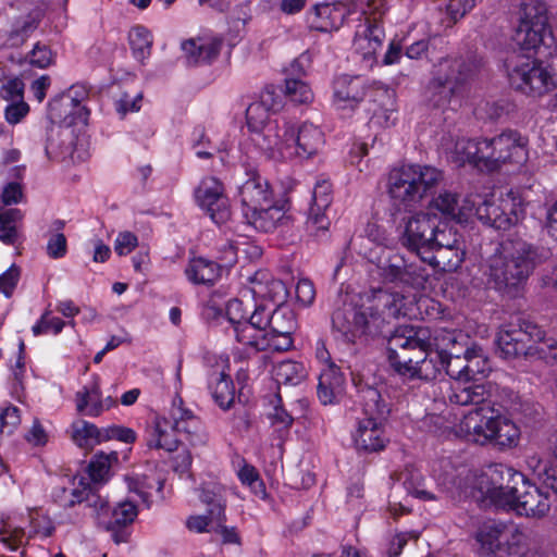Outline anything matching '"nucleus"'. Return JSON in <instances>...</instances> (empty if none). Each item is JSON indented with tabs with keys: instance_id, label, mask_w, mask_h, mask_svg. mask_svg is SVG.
<instances>
[{
	"instance_id": "obj_49",
	"label": "nucleus",
	"mask_w": 557,
	"mask_h": 557,
	"mask_svg": "<svg viewBox=\"0 0 557 557\" xmlns=\"http://www.w3.org/2000/svg\"><path fill=\"white\" fill-rule=\"evenodd\" d=\"M75 504L84 505V507L91 509L97 515L106 512L109 508L107 498L86 488L83 491L73 490L72 499L69 502V506L72 507Z\"/></svg>"
},
{
	"instance_id": "obj_48",
	"label": "nucleus",
	"mask_w": 557,
	"mask_h": 557,
	"mask_svg": "<svg viewBox=\"0 0 557 557\" xmlns=\"http://www.w3.org/2000/svg\"><path fill=\"white\" fill-rule=\"evenodd\" d=\"M117 460L119 456L115 451H111L110 454H96L88 466V472L91 481L94 483L107 481L112 463L117 462Z\"/></svg>"
},
{
	"instance_id": "obj_3",
	"label": "nucleus",
	"mask_w": 557,
	"mask_h": 557,
	"mask_svg": "<svg viewBox=\"0 0 557 557\" xmlns=\"http://www.w3.org/2000/svg\"><path fill=\"white\" fill-rule=\"evenodd\" d=\"M528 139L517 131L507 129L492 138H458L450 150V160L461 166L470 163L494 172L504 164L522 165L528 160Z\"/></svg>"
},
{
	"instance_id": "obj_30",
	"label": "nucleus",
	"mask_w": 557,
	"mask_h": 557,
	"mask_svg": "<svg viewBox=\"0 0 557 557\" xmlns=\"http://www.w3.org/2000/svg\"><path fill=\"white\" fill-rule=\"evenodd\" d=\"M244 219L253 228L264 233L273 232L278 226L286 225L289 222V216L283 207L272 206V203L260 206L257 210L246 213Z\"/></svg>"
},
{
	"instance_id": "obj_13",
	"label": "nucleus",
	"mask_w": 557,
	"mask_h": 557,
	"mask_svg": "<svg viewBox=\"0 0 557 557\" xmlns=\"http://www.w3.org/2000/svg\"><path fill=\"white\" fill-rule=\"evenodd\" d=\"M472 215H475L483 224L496 230H509L520 220L523 208L521 200L512 191L499 198L483 199L472 203Z\"/></svg>"
},
{
	"instance_id": "obj_15",
	"label": "nucleus",
	"mask_w": 557,
	"mask_h": 557,
	"mask_svg": "<svg viewBox=\"0 0 557 557\" xmlns=\"http://www.w3.org/2000/svg\"><path fill=\"white\" fill-rule=\"evenodd\" d=\"M510 85L529 96L541 97L556 87L554 76L535 60L519 59L508 64Z\"/></svg>"
},
{
	"instance_id": "obj_25",
	"label": "nucleus",
	"mask_w": 557,
	"mask_h": 557,
	"mask_svg": "<svg viewBox=\"0 0 557 557\" xmlns=\"http://www.w3.org/2000/svg\"><path fill=\"white\" fill-rule=\"evenodd\" d=\"M324 145V134L322 131L311 124L304 123L296 134L294 129V141H289L287 149V159L295 157L308 159L317 154Z\"/></svg>"
},
{
	"instance_id": "obj_64",
	"label": "nucleus",
	"mask_w": 557,
	"mask_h": 557,
	"mask_svg": "<svg viewBox=\"0 0 557 557\" xmlns=\"http://www.w3.org/2000/svg\"><path fill=\"white\" fill-rule=\"evenodd\" d=\"M65 326V322L58 317H52L49 311H46L40 320L33 326V333L35 336L53 333L59 334L63 327Z\"/></svg>"
},
{
	"instance_id": "obj_40",
	"label": "nucleus",
	"mask_w": 557,
	"mask_h": 557,
	"mask_svg": "<svg viewBox=\"0 0 557 557\" xmlns=\"http://www.w3.org/2000/svg\"><path fill=\"white\" fill-rule=\"evenodd\" d=\"M72 440L81 448L90 449L95 445L104 442L103 429H98L94 423L77 420L72 423Z\"/></svg>"
},
{
	"instance_id": "obj_63",
	"label": "nucleus",
	"mask_w": 557,
	"mask_h": 557,
	"mask_svg": "<svg viewBox=\"0 0 557 557\" xmlns=\"http://www.w3.org/2000/svg\"><path fill=\"white\" fill-rule=\"evenodd\" d=\"M404 486L406 491L422 500H435L434 494L428 492L423 487V480L419 472H410L404 480Z\"/></svg>"
},
{
	"instance_id": "obj_61",
	"label": "nucleus",
	"mask_w": 557,
	"mask_h": 557,
	"mask_svg": "<svg viewBox=\"0 0 557 557\" xmlns=\"http://www.w3.org/2000/svg\"><path fill=\"white\" fill-rule=\"evenodd\" d=\"M270 111L260 103L252 102L246 110L247 126L250 132L260 131L263 126L270 124Z\"/></svg>"
},
{
	"instance_id": "obj_39",
	"label": "nucleus",
	"mask_w": 557,
	"mask_h": 557,
	"mask_svg": "<svg viewBox=\"0 0 557 557\" xmlns=\"http://www.w3.org/2000/svg\"><path fill=\"white\" fill-rule=\"evenodd\" d=\"M493 435L491 444L499 446L500 448L512 447L519 440V429L509 419L502 414L493 416Z\"/></svg>"
},
{
	"instance_id": "obj_17",
	"label": "nucleus",
	"mask_w": 557,
	"mask_h": 557,
	"mask_svg": "<svg viewBox=\"0 0 557 557\" xmlns=\"http://www.w3.org/2000/svg\"><path fill=\"white\" fill-rule=\"evenodd\" d=\"M246 180L238 188V197L242 203L243 216L260 206L272 203L273 191L269 182L261 176L258 168L251 163L243 164Z\"/></svg>"
},
{
	"instance_id": "obj_55",
	"label": "nucleus",
	"mask_w": 557,
	"mask_h": 557,
	"mask_svg": "<svg viewBox=\"0 0 557 557\" xmlns=\"http://www.w3.org/2000/svg\"><path fill=\"white\" fill-rule=\"evenodd\" d=\"M285 95L296 103H309L313 100L310 86L301 79L287 78L285 81Z\"/></svg>"
},
{
	"instance_id": "obj_29",
	"label": "nucleus",
	"mask_w": 557,
	"mask_h": 557,
	"mask_svg": "<svg viewBox=\"0 0 557 557\" xmlns=\"http://www.w3.org/2000/svg\"><path fill=\"white\" fill-rule=\"evenodd\" d=\"M442 356V350H433L431 346L421 357L416 356L413 363L407 366L409 371L401 372L399 375L411 380L433 381L444 369Z\"/></svg>"
},
{
	"instance_id": "obj_27",
	"label": "nucleus",
	"mask_w": 557,
	"mask_h": 557,
	"mask_svg": "<svg viewBox=\"0 0 557 557\" xmlns=\"http://www.w3.org/2000/svg\"><path fill=\"white\" fill-rule=\"evenodd\" d=\"M346 380L335 363H330L321 371L317 395L321 404L333 405L339 403L345 394Z\"/></svg>"
},
{
	"instance_id": "obj_34",
	"label": "nucleus",
	"mask_w": 557,
	"mask_h": 557,
	"mask_svg": "<svg viewBox=\"0 0 557 557\" xmlns=\"http://www.w3.org/2000/svg\"><path fill=\"white\" fill-rule=\"evenodd\" d=\"M221 47V39H188L182 44L187 61L191 64L212 61L220 53Z\"/></svg>"
},
{
	"instance_id": "obj_36",
	"label": "nucleus",
	"mask_w": 557,
	"mask_h": 557,
	"mask_svg": "<svg viewBox=\"0 0 557 557\" xmlns=\"http://www.w3.org/2000/svg\"><path fill=\"white\" fill-rule=\"evenodd\" d=\"M349 13V10L342 3L315 5L314 15L318 21L313 22L312 25L321 32L338 29Z\"/></svg>"
},
{
	"instance_id": "obj_23",
	"label": "nucleus",
	"mask_w": 557,
	"mask_h": 557,
	"mask_svg": "<svg viewBox=\"0 0 557 557\" xmlns=\"http://www.w3.org/2000/svg\"><path fill=\"white\" fill-rule=\"evenodd\" d=\"M367 257L371 263L376 265L383 281L396 283L404 278L406 259L403 255L385 247L375 246L369 249Z\"/></svg>"
},
{
	"instance_id": "obj_6",
	"label": "nucleus",
	"mask_w": 557,
	"mask_h": 557,
	"mask_svg": "<svg viewBox=\"0 0 557 557\" xmlns=\"http://www.w3.org/2000/svg\"><path fill=\"white\" fill-rule=\"evenodd\" d=\"M480 62L472 57L447 58L440 62L436 75L430 81L425 99L433 108H445L473 78Z\"/></svg>"
},
{
	"instance_id": "obj_16",
	"label": "nucleus",
	"mask_w": 557,
	"mask_h": 557,
	"mask_svg": "<svg viewBox=\"0 0 557 557\" xmlns=\"http://www.w3.org/2000/svg\"><path fill=\"white\" fill-rule=\"evenodd\" d=\"M436 230V216L428 213H417L404 221L399 234L400 244L409 251L416 252L420 258L432 250V239Z\"/></svg>"
},
{
	"instance_id": "obj_2",
	"label": "nucleus",
	"mask_w": 557,
	"mask_h": 557,
	"mask_svg": "<svg viewBox=\"0 0 557 557\" xmlns=\"http://www.w3.org/2000/svg\"><path fill=\"white\" fill-rule=\"evenodd\" d=\"M543 258V250L523 239L505 240L485 262L486 283L503 295L516 297Z\"/></svg>"
},
{
	"instance_id": "obj_51",
	"label": "nucleus",
	"mask_w": 557,
	"mask_h": 557,
	"mask_svg": "<svg viewBox=\"0 0 557 557\" xmlns=\"http://www.w3.org/2000/svg\"><path fill=\"white\" fill-rule=\"evenodd\" d=\"M434 239H432V250L437 248H446L461 245V237L458 230L446 222L437 223L434 232Z\"/></svg>"
},
{
	"instance_id": "obj_53",
	"label": "nucleus",
	"mask_w": 557,
	"mask_h": 557,
	"mask_svg": "<svg viewBox=\"0 0 557 557\" xmlns=\"http://www.w3.org/2000/svg\"><path fill=\"white\" fill-rule=\"evenodd\" d=\"M238 478L240 482L244 485H247L256 496L261 499L267 497L264 482L253 466L245 463L238 471Z\"/></svg>"
},
{
	"instance_id": "obj_62",
	"label": "nucleus",
	"mask_w": 557,
	"mask_h": 557,
	"mask_svg": "<svg viewBox=\"0 0 557 557\" xmlns=\"http://www.w3.org/2000/svg\"><path fill=\"white\" fill-rule=\"evenodd\" d=\"M404 278L400 283L412 286L414 288H423L429 278L426 269L417 263H407L403 273Z\"/></svg>"
},
{
	"instance_id": "obj_20",
	"label": "nucleus",
	"mask_w": 557,
	"mask_h": 557,
	"mask_svg": "<svg viewBox=\"0 0 557 557\" xmlns=\"http://www.w3.org/2000/svg\"><path fill=\"white\" fill-rule=\"evenodd\" d=\"M252 140L256 145L272 154L278 153L287 159V149L289 141H294V126L287 122L280 125L277 122L263 126L260 131L251 132Z\"/></svg>"
},
{
	"instance_id": "obj_28",
	"label": "nucleus",
	"mask_w": 557,
	"mask_h": 557,
	"mask_svg": "<svg viewBox=\"0 0 557 557\" xmlns=\"http://www.w3.org/2000/svg\"><path fill=\"white\" fill-rule=\"evenodd\" d=\"M45 12L40 7H35L25 14L16 16L7 34L5 45L11 48L23 46L44 20Z\"/></svg>"
},
{
	"instance_id": "obj_26",
	"label": "nucleus",
	"mask_w": 557,
	"mask_h": 557,
	"mask_svg": "<svg viewBox=\"0 0 557 557\" xmlns=\"http://www.w3.org/2000/svg\"><path fill=\"white\" fill-rule=\"evenodd\" d=\"M138 515L136 505L126 500L120 503L112 511L110 520L106 524V530L116 544L126 543L132 533V524Z\"/></svg>"
},
{
	"instance_id": "obj_58",
	"label": "nucleus",
	"mask_w": 557,
	"mask_h": 557,
	"mask_svg": "<svg viewBox=\"0 0 557 557\" xmlns=\"http://www.w3.org/2000/svg\"><path fill=\"white\" fill-rule=\"evenodd\" d=\"M171 419L173 428L177 431L186 430V423L196 424L198 423V417L194 412L183 406L182 398L174 399L171 409Z\"/></svg>"
},
{
	"instance_id": "obj_37",
	"label": "nucleus",
	"mask_w": 557,
	"mask_h": 557,
	"mask_svg": "<svg viewBox=\"0 0 557 557\" xmlns=\"http://www.w3.org/2000/svg\"><path fill=\"white\" fill-rule=\"evenodd\" d=\"M432 208L440 211L445 218L456 221L457 223L467 222L472 216V207L460 206L456 194L444 191L441 193L431 202Z\"/></svg>"
},
{
	"instance_id": "obj_4",
	"label": "nucleus",
	"mask_w": 557,
	"mask_h": 557,
	"mask_svg": "<svg viewBox=\"0 0 557 557\" xmlns=\"http://www.w3.org/2000/svg\"><path fill=\"white\" fill-rule=\"evenodd\" d=\"M443 172L431 165L407 164L388 174L387 193L394 206L411 210L443 182Z\"/></svg>"
},
{
	"instance_id": "obj_5",
	"label": "nucleus",
	"mask_w": 557,
	"mask_h": 557,
	"mask_svg": "<svg viewBox=\"0 0 557 557\" xmlns=\"http://www.w3.org/2000/svg\"><path fill=\"white\" fill-rule=\"evenodd\" d=\"M358 401L362 417H357V428L352 434L359 451L376 453L385 448L387 437L382 421L389 413V405L377 387L363 385L358 389Z\"/></svg>"
},
{
	"instance_id": "obj_56",
	"label": "nucleus",
	"mask_w": 557,
	"mask_h": 557,
	"mask_svg": "<svg viewBox=\"0 0 557 557\" xmlns=\"http://www.w3.org/2000/svg\"><path fill=\"white\" fill-rule=\"evenodd\" d=\"M78 106L76 98H71L70 101H65L64 98H58L49 101L48 115L52 123L71 125L72 120H69V109Z\"/></svg>"
},
{
	"instance_id": "obj_18",
	"label": "nucleus",
	"mask_w": 557,
	"mask_h": 557,
	"mask_svg": "<svg viewBox=\"0 0 557 557\" xmlns=\"http://www.w3.org/2000/svg\"><path fill=\"white\" fill-rule=\"evenodd\" d=\"M197 203L216 224H224L231 218L228 198L224 194L223 184L215 177H206L195 190Z\"/></svg>"
},
{
	"instance_id": "obj_52",
	"label": "nucleus",
	"mask_w": 557,
	"mask_h": 557,
	"mask_svg": "<svg viewBox=\"0 0 557 557\" xmlns=\"http://www.w3.org/2000/svg\"><path fill=\"white\" fill-rule=\"evenodd\" d=\"M444 369L447 375L456 381L467 382V356L453 355L442 350Z\"/></svg>"
},
{
	"instance_id": "obj_41",
	"label": "nucleus",
	"mask_w": 557,
	"mask_h": 557,
	"mask_svg": "<svg viewBox=\"0 0 557 557\" xmlns=\"http://www.w3.org/2000/svg\"><path fill=\"white\" fill-rule=\"evenodd\" d=\"M224 488L219 485L206 486L201 490L200 500L208 506V513L216 523L225 521L226 500Z\"/></svg>"
},
{
	"instance_id": "obj_19",
	"label": "nucleus",
	"mask_w": 557,
	"mask_h": 557,
	"mask_svg": "<svg viewBox=\"0 0 557 557\" xmlns=\"http://www.w3.org/2000/svg\"><path fill=\"white\" fill-rule=\"evenodd\" d=\"M332 184L322 181L315 184L313 189L312 205L306 222L307 232L313 237H322L329 231L331 220L327 210L332 203Z\"/></svg>"
},
{
	"instance_id": "obj_7",
	"label": "nucleus",
	"mask_w": 557,
	"mask_h": 557,
	"mask_svg": "<svg viewBox=\"0 0 557 557\" xmlns=\"http://www.w3.org/2000/svg\"><path fill=\"white\" fill-rule=\"evenodd\" d=\"M510 474L512 485H500L494 487L491 493V499L500 507H508L519 516L529 518H542L549 511L550 505L548 497L541 490L525 480L521 472Z\"/></svg>"
},
{
	"instance_id": "obj_35",
	"label": "nucleus",
	"mask_w": 557,
	"mask_h": 557,
	"mask_svg": "<svg viewBox=\"0 0 557 557\" xmlns=\"http://www.w3.org/2000/svg\"><path fill=\"white\" fill-rule=\"evenodd\" d=\"M76 410L81 414L98 417L102 413L101 389L98 376L75 394Z\"/></svg>"
},
{
	"instance_id": "obj_21",
	"label": "nucleus",
	"mask_w": 557,
	"mask_h": 557,
	"mask_svg": "<svg viewBox=\"0 0 557 557\" xmlns=\"http://www.w3.org/2000/svg\"><path fill=\"white\" fill-rule=\"evenodd\" d=\"M352 48L363 60L373 61L382 47L384 30L380 24L381 18H359Z\"/></svg>"
},
{
	"instance_id": "obj_59",
	"label": "nucleus",
	"mask_w": 557,
	"mask_h": 557,
	"mask_svg": "<svg viewBox=\"0 0 557 557\" xmlns=\"http://www.w3.org/2000/svg\"><path fill=\"white\" fill-rule=\"evenodd\" d=\"M27 60L32 66L47 69L54 62V53L50 46L44 42H36L27 54Z\"/></svg>"
},
{
	"instance_id": "obj_9",
	"label": "nucleus",
	"mask_w": 557,
	"mask_h": 557,
	"mask_svg": "<svg viewBox=\"0 0 557 557\" xmlns=\"http://www.w3.org/2000/svg\"><path fill=\"white\" fill-rule=\"evenodd\" d=\"M432 346L431 333L426 327L400 325L387 338V357L391 367L400 374L407 372L414 357Z\"/></svg>"
},
{
	"instance_id": "obj_22",
	"label": "nucleus",
	"mask_w": 557,
	"mask_h": 557,
	"mask_svg": "<svg viewBox=\"0 0 557 557\" xmlns=\"http://www.w3.org/2000/svg\"><path fill=\"white\" fill-rule=\"evenodd\" d=\"M475 409L468 412L459 424V433L469 442L485 445L491 443L493 435V416L485 414V407L474 405Z\"/></svg>"
},
{
	"instance_id": "obj_33",
	"label": "nucleus",
	"mask_w": 557,
	"mask_h": 557,
	"mask_svg": "<svg viewBox=\"0 0 557 557\" xmlns=\"http://www.w3.org/2000/svg\"><path fill=\"white\" fill-rule=\"evenodd\" d=\"M147 446L149 448L174 451L178 447L177 430L165 418L156 419L154 424L147 431Z\"/></svg>"
},
{
	"instance_id": "obj_45",
	"label": "nucleus",
	"mask_w": 557,
	"mask_h": 557,
	"mask_svg": "<svg viewBox=\"0 0 557 557\" xmlns=\"http://www.w3.org/2000/svg\"><path fill=\"white\" fill-rule=\"evenodd\" d=\"M23 219L18 209L0 211V240L5 245H13L18 238L17 223Z\"/></svg>"
},
{
	"instance_id": "obj_46",
	"label": "nucleus",
	"mask_w": 557,
	"mask_h": 557,
	"mask_svg": "<svg viewBox=\"0 0 557 557\" xmlns=\"http://www.w3.org/2000/svg\"><path fill=\"white\" fill-rule=\"evenodd\" d=\"M295 326L296 322L293 310L281 305L272 307L271 323H269L268 332H273V334H292Z\"/></svg>"
},
{
	"instance_id": "obj_1",
	"label": "nucleus",
	"mask_w": 557,
	"mask_h": 557,
	"mask_svg": "<svg viewBox=\"0 0 557 557\" xmlns=\"http://www.w3.org/2000/svg\"><path fill=\"white\" fill-rule=\"evenodd\" d=\"M407 315L406 298L399 293L374 290L369 306L343 302L332 313V330L347 343H355L364 335L375 336L385 324Z\"/></svg>"
},
{
	"instance_id": "obj_42",
	"label": "nucleus",
	"mask_w": 557,
	"mask_h": 557,
	"mask_svg": "<svg viewBox=\"0 0 557 557\" xmlns=\"http://www.w3.org/2000/svg\"><path fill=\"white\" fill-rule=\"evenodd\" d=\"M128 44L134 58L143 62L151 54L153 38L149 29L136 25L128 33Z\"/></svg>"
},
{
	"instance_id": "obj_32",
	"label": "nucleus",
	"mask_w": 557,
	"mask_h": 557,
	"mask_svg": "<svg viewBox=\"0 0 557 557\" xmlns=\"http://www.w3.org/2000/svg\"><path fill=\"white\" fill-rule=\"evenodd\" d=\"M184 272L187 280L195 285H213L221 276L222 267L212 260L198 257L189 260Z\"/></svg>"
},
{
	"instance_id": "obj_8",
	"label": "nucleus",
	"mask_w": 557,
	"mask_h": 557,
	"mask_svg": "<svg viewBox=\"0 0 557 557\" xmlns=\"http://www.w3.org/2000/svg\"><path fill=\"white\" fill-rule=\"evenodd\" d=\"M447 399L457 406L482 405L486 411L500 414L517 409L518 395L509 387H499L495 383L472 384L462 386L460 383L451 386Z\"/></svg>"
},
{
	"instance_id": "obj_38",
	"label": "nucleus",
	"mask_w": 557,
	"mask_h": 557,
	"mask_svg": "<svg viewBox=\"0 0 557 557\" xmlns=\"http://www.w3.org/2000/svg\"><path fill=\"white\" fill-rule=\"evenodd\" d=\"M431 255L422 257V261L444 272L456 271L463 261L465 251L461 245L431 250Z\"/></svg>"
},
{
	"instance_id": "obj_14",
	"label": "nucleus",
	"mask_w": 557,
	"mask_h": 557,
	"mask_svg": "<svg viewBox=\"0 0 557 557\" xmlns=\"http://www.w3.org/2000/svg\"><path fill=\"white\" fill-rule=\"evenodd\" d=\"M549 34L547 9L541 0H527L521 4L515 40L523 50H535Z\"/></svg>"
},
{
	"instance_id": "obj_47",
	"label": "nucleus",
	"mask_w": 557,
	"mask_h": 557,
	"mask_svg": "<svg viewBox=\"0 0 557 557\" xmlns=\"http://www.w3.org/2000/svg\"><path fill=\"white\" fill-rule=\"evenodd\" d=\"M527 358L544 360L546 363L557 360V341L546 337L542 330L541 338L532 341Z\"/></svg>"
},
{
	"instance_id": "obj_24",
	"label": "nucleus",
	"mask_w": 557,
	"mask_h": 557,
	"mask_svg": "<svg viewBox=\"0 0 557 557\" xmlns=\"http://www.w3.org/2000/svg\"><path fill=\"white\" fill-rule=\"evenodd\" d=\"M208 387L214 403L223 410H228L235 401V386L228 374L226 360L221 359L215 369L208 374Z\"/></svg>"
},
{
	"instance_id": "obj_60",
	"label": "nucleus",
	"mask_w": 557,
	"mask_h": 557,
	"mask_svg": "<svg viewBox=\"0 0 557 557\" xmlns=\"http://www.w3.org/2000/svg\"><path fill=\"white\" fill-rule=\"evenodd\" d=\"M356 11H359L360 18H382L385 13V0H347Z\"/></svg>"
},
{
	"instance_id": "obj_10",
	"label": "nucleus",
	"mask_w": 557,
	"mask_h": 557,
	"mask_svg": "<svg viewBox=\"0 0 557 557\" xmlns=\"http://www.w3.org/2000/svg\"><path fill=\"white\" fill-rule=\"evenodd\" d=\"M394 97L393 90L379 86H367L360 76H341L334 83V103L339 111H352L360 102L369 99V102L384 107Z\"/></svg>"
},
{
	"instance_id": "obj_54",
	"label": "nucleus",
	"mask_w": 557,
	"mask_h": 557,
	"mask_svg": "<svg viewBox=\"0 0 557 557\" xmlns=\"http://www.w3.org/2000/svg\"><path fill=\"white\" fill-rule=\"evenodd\" d=\"M467 356V382L475 380L478 375H486L490 371L488 362L483 357L481 349L468 348Z\"/></svg>"
},
{
	"instance_id": "obj_31",
	"label": "nucleus",
	"mask_w": 557,
	"mask_h": 557,
	"mask_svg": "<svg viewBox=\"0 0 557 557\" xmlns=\"http://www.w3.org/2000/svg\"><path fill=\"white\" fill-rule=\"evenodd\" d=\"M251 293L256 298L272 302L271 307L282 305L287 297L285 284L265 271L257 272L251 278Z\"/></svg>"
},
{
	"instance_id": "obj_57",
	"label": "nucleus",
	"mask_w": 557,
	"mask_h": 557,
	"mask_svg": "<svg viewBox=\"0 0 557 557\" xmlns=\"http://www.w3.org/2000/svg\"><path fill=\"white\" fill-rule=\"evenodd\" d=\"M29 519L32 528L29 536L50 537L54 533L55 527L53 521L47 515H44L41 510H30Z\"/></svg>"
},
{
	"instance_id": "obj_11",
	"label": "nucleus",
	"mask_w": 557,
	"mask_h": 557,
	"mask_svg": "<svg viewBox=\"0 0 557 557\" xmlns=\"http://www.w3.org/2000/svg\"><path fill=\"white\" fill-rule=\"evenodd\" d=\"M521 539L522 534L513 525L494 520L482 523L475 533L479 554L486 557L519 555Z\"/></svg>"
},
{
	"instance_id": "obj_50",
	"label": "nucleus",
	"mask_w": 557,
	"mask_h": 557,
	"mask_svg": "<svg viewBox=\"0 0 557 557\" xmlns=\"http://www.w3.org/2000/svg\"><path fill=\"white\" fill-rule=\"evenodd\" d=\"M65 222L63 220H54L51 223V235L47 243V255L51 259L63 258L67 252V240L63 234Z\"/></svg>"
},
{
	"instance_id": "obj_44",
	"label": "nucleus",
	"mask_w": 557,
	"mask_h": 557,
	"mask_svg": "<svg viewBox=\"0 0 557 557\" xmlns=\"http://www.w3.org/2000/svg\"><path fill=\"white\" fill-rule=\"evenodd\" d=\"M235 338L244 346L251 348L253 351H264V335L265 332L258 330L248 323L247 320L239 321L238 324L233 326Z\"/></svg>"
},
{
	"instance_id": "obj_43",
	"label": "nucleus",
	"mask_w": 557,
	"mask_h": 557,
	"mask_svg": "<svg viewBox=\"0 0 557 557\" xmlns=\"http://www.w3.org/2000/svg\"><path fill=\"white\" fill-rule=\"evenodd\" d=\"M273 376L278 384L298 385L307 376V370L301 362L284 360L273 369Z\"/></svg>"
},
{
	"instance_id": "obj_12",
	"label": "nucleus",
	"mask_w": 557,
	"mask_h": 557,
	"mask_svg": "<svg viewBox=\"0 0 557 557\" xmlns=\"http://www.w3.org/2000/svg\"><path fill=\"white\" fill-rule=\"evenodd\" d=\"M542 329L522 317H516L503 324L496 335V345L505 359H515L520 356L527 358L532 341L541 338Z\"/></svg>"
}]
</instances>
